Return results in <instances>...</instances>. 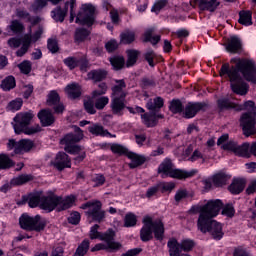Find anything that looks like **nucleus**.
<instances>
[{
	"label": "nucleus",
	"instance_id": "52",
	"mask_svg": "<svg viewBox=\"0 0 256 256\" xmlns=\"http://www.w3.org/2000/svg\"><path fill=\"white\" fill-rule=\"evenodd\" d=\"M21 107H23V100L16 99V100L11 101L8 104L7 109H8V111H19V109H21Z\"/></svg>",
	"mask_w": 256,
	"mask_h": 256
},
{
	"label": "nucleus",
	"instance_id": "54",
	"mask_svg": "<svg viewBox=\"0 0 256 256\" xmlns=\"http://www.w3.org/2000/svg\"><path fill=\"white\" fill-rule=\"evenodd\" d=\"M112 153H118V155H127L129 152L127 151V148L123 147L119 144H112L111 146Z\"/></svg>",
	"mask_w": 256,
	"mask_h": 256
},
{
	"label": "nucleus",
	"instance_id": "31",
	"mask_svg": "<svg viewBox=\"0 0 256 256\" xmlns=\"http://www.w3.org/2000/svg\"><path fill=\"white\" fill-rule=\"evenodd\" d=\"M167 247L169 249V255L170 256H179L181 251H183L182 248H181V244H179V242L175 238H171L168 241Z\"/></svg>",
	"mask_w": 256,
	"mask_h": 256
},
{
	"label": "nucleus",
	"instance_id": "45",
	"mask_svg": "<svg viewBox=\"0 0 256 256\" xmlns=\"http://www.w3.org/2000/svg\"><path fill=\"white\" fill-rule=\"evenodd\" d=\"M110 63L116 71H119V69H123V65H125V58L122 56H114L110 58Z\"/></svg>",
	"mask_w": 256,
	"mask_h": 256
},
{
	"label": "nucleus",
	"instance_id": "36",
	"mask_svg": "<svg viewBox=\"0 0 256 256\" xmlns=\"http://www.w3.org/2000/svg\"><path fill=\"white\" fill-rule=\"evenodd\" d=\"M29 45H31V35L26 34L23 38L22 47L16 52L17 57H23L29 51Z\"/></svg>",
	"mask_w": 256,
	"mask_h": 256
},
{
	"label": "nucleus",
	"instance_id": "33",
	"mask_svg": "<svg viewBox=\"0 0 256 256\" xmlns=\"http://www.w3.org/2000/svg\"><path fill=\"white\" fill-rule=\"evenodd\" d=\"M107 78V72L105 69L92 70L88 73V79L92 81L99 82Z\"/></svg>",
	"mask_w": 256,
	"mask_h": 256
},
{
	"label": "nucleus",
	"instance_id": "8",
	"mask_svg": "<svg viewBox=\"0 0 256 256\" xmlns=\"http://www.w3.org/2000/svg\"><path fill=\"white\" fill-rule=\"evenodd\" d=\"M19 224L21 229L25 231H43L47 226V220L45 218H41L40 215H36L35 217H31L28 214H23L22 217L19 218Z\"/></svg>",
	"mask_w": 256,
	"mask_h": 256
},
{
	"label": "nucleus",
	"instance_id": "34",
	"mask_svg": "<svg viewBox=\"0 0 256 256\" xmlns=\"http://www.w3.org/2000/svg\"><path fill=\"white\" fill-rule=\"evenodd\" d=\"M164 101L161 97H156L154 99L148 100L146 107L149 111H159L163 107Z\"/></svg>",
	"mask_w": 256,
	"mask_h": 256
},
{
	"label": "nucleus",
	"instance_id": "1",
	"mask_svg": "<svg viewBox=\"0 0 256 256\" xmlns=\"http://www.w3.org/2000/svg\"><path fill=\"white\" fill-rule=\"evenodd\" d=\"M231 63L222 65L220 69V77L230 80L231 89L236 95H247L249 84L243 81V78L250 83H256V67L255 61L247 58H232ZM241 75L243 77H241Z\"/></svg>",
	"mask_w": 256,
	"mask_h": 256
},
{
	"label": "nucleus",
	"instance_id": "20",
	"mask_svg": "<svg viewBox=\"0 0 256 256\" xmlns=\"http://www.w3.org/2000/svg\"><path fill=\"white\" fill-rule=\"evenodd\" d=\"M38 119L43 127H49L55 123V116H53L50 110H41L38 113Z\"/></svg>",
	"mask_w": 256,
	"mask_h": 256
},
{
	"label": "nucleus",
	"instance_id": "14",
	"mask_svg": "<svg viewBox=\"0 0 256 256\" xmlns=\"http://www.w3.org/2000/svg\"><path fill=\"white\" fill-rule=\"evenodd\" d=\"M169 109L172 113H182V117L185 119L193 118L192 102H189L183 109V103H181V100H172Z\"/></svg>",
	"mask_w": 256,
	"mask_h": 256
},
{
	"label": "nucleus",
	"instance_id": "12",
	"mask_svg": "<svg viewBox=\"0 0 256 256\" xmlns=\"http://www.w3.org/2000/svg\"><path fill=\"white\" fill-rule=\"evenodd\" d=\"M33 117H35V115H33V113L31 112H21L17 114L14 117V124H13L15 133L17 135L23 133V131L27 129V126L31 124Z\"/></svg>",
	"mask_w": 256,
	"mask_h": 256
},
{
	"label": "nucleus",
	"instance_id": "18",
	"mask_svg": "<svg viewBox=\"0 0 256 256\" xmlns=\"http://www.w3.org/2000/svg\"><path fill=\"white\" fill-rule=\"evenodd\" d=\"M163 117V114H155L153 112L141 115L142 123L146 125V127H155V125H157V121H159V119H163Z\"/></svg>",
	"mask_w": 256,
	"mask_h": 256
},
{
	"label": "nucleus",
	"instance_id": "24",
	"mask_svg": "<svg viewBox=\"0 0 256 256\" xmlns=\"http://www.w3.org/2000/svg\"><path fill=\"white\" fill-rule=\"evenodd\" d=\"M6 31L13 35H21L25 31V26L19 20H12L6 27Z\"/></svg>",
	"mask_w": 256,
	"mask_h": 256
},
{
	"label": "nucleus",
	"instance_id": "21",
	"mask_svg": "<svg viewBox=\"0 0 256 256\" xmlns=\"http://www.w3.org/2000/svg\"><path fill=\"white\" fill-rule=\"evenodd\" d=\"M115 85L112 87V98L119 97L120 99H125L127 97V92L123 91L127 84H125V80H115Z\"/></svg>",
	"mask_w": 256,
	"mask_h": 256
},
{
	"label": "nucleus",
	"instance_id": "53",
	"mask_svg": "<svg viewBox=\"0 0 256 256\" xmlns=\"http://www.w3.org/2000/svg\"><path fill=\"white\" fill-rule=\"evenodd\" d=\"M144 59L147 61L150 67H155V62L153 61L155 59V52L153 50H147L144 54Z\"/></svg>",
	"mask_w": 256,
	"mask_h": 256
},
{
	"label": "nucleus",
	"instance_id": "58",
	"mask_svg": "<svg viewBox=\"0 0 256 256\" xmlns=\"http://www.w3.org/2000/svg\"><path fill=\"white\" fill-rule=\"evenodd\" d=\"M167 5V0H160L156 2L153 7L151 8L152 13H159L163 7Z\"/></svg>",
	"mask_w": 256,
	"mask_h": 256
},
{
	"label": "nucleus",
	"instance_id": "55",
	"mask_svg": "<svg viewBox=\"0 0 256 256\" xmlns=\"http://www.w3.org/2000/svg\"><path fill=\"white\" fill-rule=\"evenodd\" d=\"M79 221H81V214L79 212H72L68 217V222L71 225H79Z\"/></svg>",
	"mask_w": 256,
	"mask_h": 256
},
{
	"label": "nucleus",
	"instance_id": "10",
	"mask_svg": "<svg viewBox=\"0 0 256 256\" xmlns=\"http://www.w3.org/2000/svg\"><path fill=\"white\" fill-rule=\"evenodd\" d=\"M103 204L101 201L94 200L88 201L80 206V209H88L86 215H88V219L92 221H96L97 223H101L103 219H105V211L101 209Z\"/></svg>",
	"mask_w": 256,
	"mask_h": 256
},
{
	"label": "nucleus",
	"instance_id": "47",
	"mask_svg": "<svg viewBox=\"0 0 256 256\" xmlns=\"http://www.w3.org/2000/svg\"><path fill=\"white\" fill-rule=\"evenodd\" d=\"M189 197V191L187 189H179L176 191V194L174 196V201L179 205L183 199H187Z\"/></svg>",
	"mask_w": 256,
	"mask_h": 256
},
{
	"label": "nucleus",
	"instance_id": "32",
	"mask_svg": "<svg viewBox=\"0 0 256 256\" xmlns=\"http://www.w3.org/2000/svg\"><path fill=\"white\" fill-rule=\"evenodd\" d=\"M245 189V180L243 179H234L232 184L229 186V191L233 195H239Z\"/></svg>",
	"mask_w": 256,
	"mask_h": 256
},
{
	"label": "nucleus",
	"instance_id": "62",
	"mask_svg": "<svg viewBox=\"0 0 256 256\" xmlns=\"http://www.w3.org/2000/svg\"><path fill=\"white\" fill-rule=\"evenodd\" d=\"M222 149H224V151H233V153H235L237 144L235 141H229L222 145Z\"/></svg>",
	"mask_w": 256,
	"mask_h": 256
},
{
	"label": "nucleus",
	"instance_id": "28",
	"mask_svg": "<svg viewBox=\"0 0 256 256\" xmlns=\"http://www.w3.org/2000/svg\"><path fill=\"white\" fill-rule=\"evenodd\" d=\"M238 23L240 25H244L245 27H249V25H253V14L249 10H241L239 12Z\"/></svg>",
	"mask_w": 256,
	"mask_h": 256
},
{
	"label": "nucleus",
	"instance_id": "46",
	"mask_svg": "<svg viewBox=\"0 0 256 256\" xmlns=\"http://www.w3.org/2000/svg\"><path fill=\"white\" fill-rule=\"evenodd\" d=\"M137 225V216L134 213H127L124 218V227H135Z\"/></svg>",
	"mask_w": 256,
	"mask_h": 256
},
{
	"label": "nucleus",
	"instance_id": "61",
	"mask_svg": "<svg viewBox=\"0 0 256 256\" xmlns=\"http://www.w3.org/2000/svg\"><path fill=\"white\" fill-rule=\"evenodd\" d=\"M105 47L108 53H113L119 47V44L115 40H110L105 44Z\"/></svg>",
	"mask_w": 256,
	"mask_h": 256
},
{
	"label": "nucleus",
	"instance_id": "4",
	"mask_svg": "<svg viewBox=\"0 0 256 256\" xmlns=\"http://www.w3.org/2000/svg\"><path fill=\"white\" fill-rule=\"evenodd\" d=\"M143 227L140 230L141 241L147 242L153 239V233L155 239L163 241V235H165V226L160 219L153 220L150 216H145L142 220Z\"/></svg>",
	"mask_w": 256,
	"mask_h": 256
},
{
	"label": "nucleus",
	"instance_id": "43",
	"mask_svg": "<svg viewBox=\"0 0 256 256\" xmlns=\"http://www.w3.org/2000/svg\"><path fill=\"white\" fill-rule=\"evenodd\" d=\"M234 153L235 155H239V157H250L249 144L244 143L242 145H237Z\"/></svg>",
	"mask_w": 256,
	"mask_h": 256
},
{
	"label": "nucleus",
	"instance_id": "3",
	"mask_svg": "<svg viewBox=\"0 0 256 256\" xmlns=\"http://www.w3.org/2000/svg\"><path fill=\"white\" fill-rule=\"evenodd\" d=\"M75 203V196H68L63 198L61 196H57L55 194H49L48 196H40L39 194H33L29 196L28 205L29 207L35 208L37 205H40L44 211H65L66 209H70L73 207Z\"/></svg>",
	"mask_w": 256,
	"mask_h": 256
},
{
	"label": "nucleus",
	"instance_id": "29",
	"mask_svg": "<svg viewBox=\"0 0 256 256\" xmlns=\"http://www.w3.org/2000/svg\"><path fill=\"white\" fill-rule=\"evenodd\" d=\"M65 91L69 99H77V97H81V86L77 83L67 85Z\"/></svg>",
	"mask_w": 256,
	"mask_h": 256
},
{
	"label": "nucleus",
	"instance_id": "23",
	"mask_svg": "<svg viewBox=\"0 0 256 256\" xmlns=\"http://www.w3.org/2000/svg\"><path fill=\"white\" fill-rule=\"evenodd\" d=\"M71 2H66L64 9H61V7H57L55 10L52 11V17L56 21H60V23H63L65 21V17L67 15V11H69Z\"/></svg>",
	"mask_w": 256,
	"mask_h": 256
},
{
	"label": "nucleus",
	"instance_id": "41",
	"mask_svg": "<svg viewBox=\"0 0 256 256\" xmlns=\"http://www.w3.org/2000/svg\"><path fill=\"white\" fill-rule=\"evenodd\" d=\"M127 62L126 66L127 67H133L135 63H137V59L139 57V51L138 50H127Z\"/></svg>",
	"mask_w": 256,
	"mask_h": 256
},
{
	"label": "nucleus",
	"instance_id": "22",
	"mask_svg": "<svg viewBox=\"0 0 256 256\" xmlns=\"http://www.w3.org/2000/svg\"><path fill=\"white\" fill-rule=\"evenodd\" d=\"M196 3H198L199 8L201 9V11H210L211 13H213V11H215L220 3L217 0H195Z\"/></svg>",
	"mask_w": 256,
	"mask_h": 256
},
{
	"label": "nucleus",
	"instance_id": "44",
	"mask_svg": "<svg viewBox=\"0 0 256 256\" xmlns=\"http://www.w3.org/2000/svg\"><path fill=\"white\" fill-rule=\"evenodd\" d=\"M15 77L8 76L6 79L2 81L1 87L3 91H11V89H15Z\"/></svg>",
	"mask_w": 256,
	"mask_h": 256
},
{
	"label": "nucleus",
	"instance_id": "39",
	"mask_svg": "<svg viewBox=\"0 0 256 256\" xmlns=\"http://www.w3.org/2000/svg\"><path fill=\"white\" fill-rule=\"evenodd\" d=\"M15 16L18 17V19L27 21L28 23H33V17H31V14L25 8H17L15 10Z\"/></svg>",
	"mask_w": 256,
	"mask_h": 256
},
{
	"label": "nucleus",
	"instance_id": "51",
	"mask_svg": "<svg viewBox=\"0 0 256 256\" xmlns=\"http://www.w3.org/2000/svg\"><path fill=\"white\" fill-rule=\"evenodd\" d=\"M47 1H50L53 5H57L59 2H54L53 0H35V2L32 5L33 11H39V9H43L45 5H47Z\"/></svg>",
	"mask_w": 256,
	"mask_h": 256
},
{
	"label": "nucleus",
	"instance_id": "5",
	"mask_svg": "<svg viewBox=\"0 0 256 256\" xmlns=\"http://www.w3.org/2000/svg\"><path fill=\"white\" fill-rule=\"evenodd\" d=\"M74 131L76 134H67L62 140H60L61 145L64 146V150L66 153H70V155H79L74 160L76 163H80L85 159V151L81 146L75 145V143H79L81 139H83V131L78 126H74Z\"/></svg>",
	"mask_w": 256,
	"mask_h": 256
},
{
	"label": "nucleus",
	"instance_id": "57",
	"mask_svg": "<svg viewBox=\"0 0 256 256\" xmlns=\"http://www.w3.org/2000/svg\"><path fill=\"white\" fill-rule=\"evenodd\" d=\"M222 215H226V217H234L235 215V208L231 204H227L223 210Z\"/></svg>",
	"mask_w": 256,
	"mask_h": 256
},
{
	"label": "nucleus",
	"instance_id": "48",
	"mask_svg": "<svg viewBox=\"0 0 256 256\" xmlns=\"http://www.w3.org/2000/svg\"><path fill=\"white\" fill-rule=\"evenodd\" d=\"M89 251V242L88 240H84L76 249L74 256H84Z\"/></svg>",
	"mask_w": 256,
	"mask_h": 256
},
{
	"label": "nucleus",
	"instance_id": "27",
	"mask_svg": "<svg viewBox=\"0 0 256 256\" xmlns=\"http://www.w3.org/2000/svg\"><path fill=\"white\" fill-rule=\"evenodd\" d=\"M153 33H155V27L146 29V31L144 32V43H151V45H157V43L161 41V36H153Z\"/></svg>",
	"mask_w": 256,
	"mask_h": 256
},
{
	"label": "nucleus",
	"instance_id": "6",
	"mask_svg": "<svg viewBox=\"0 0 256 256\" xmlns=\"http://www.w3.org/2000/svg\"><path fill=\"white\" fill-rule=\"evenodd\" d=\"M243 107V110H247L249 112L244 113L240 118V125L242 126L243 133L246 137H250V135H255V117H256V108L255 102L247 101L244 105H240Z\"/></svg>",
	"mask_w": 256,
	"mask_h": 256
},
{
	"label": "nucleus",
	"instance_id": "25",
	"mask_svg": "<svg viewBox=\"0 0 256 256\" xmlns=\"http://www.w3.org/2000/svg\"><path fill=\"white\" fill-rule=\"evenodd\" d=\"M241 47V39L237 36H232L226 45V51H228V53H239Z\"/></svg>",
	"mask_w": 256,
	"mask_h": 256
},
{
	"label": "nucleus",
	"instance_id": "59",
	"mask_svg": "<svg viewBox=\"0 0 256 256\" xmlns=\"http://www.w3.org/2000/svg\"><path fill=\"white\" fill-rule=\"evenodd\" d=\"M48 49L51 53H57L59 51V45L57 44V40L49 39L48 40Z\"/></svg>",
	"mask_w": 256,
	"mask_h": 256
},
{
	"label": "nucleus",
	"instance_id": "7",
	"mask_svg": "<svg viewBox=\"0 0 256 256\" xmlns=\"http://www.w3.org/2000/svg\"><path fill=\"white\" fill-rule=\"evenodd\" d=\"M158 173H162L161 177H172V179H189L193 177V172H187L181 169H173V163L171 160L165 159L158 168Z\"/></svg>",
	"mask_w": 256,
	"mask_h": 256
},
{
	"label": "nucleus",
	"instance_id": "40",
	"mask_svg": "<svg viewBox=\"0 0 256 256\" xmlns=\"http://www.w3.org/2000/svg\"><path fill=\"white\" fill-rule=\"evenodd\" d=\"M15 162L7 156V154H0V171L3 169H11Z\"/></svg>",
	"mask_w": 256,
	"mask_h": 256
},
{
	"label": "nucleus",
	"instance_id": "2",
	"mask_svg": "<svg viewBox=\"0 0 256 256\" xmlns=\"http://www.w3.org/2000/svg\"><path fill=\"white\" fill-rule=\"evenodd\" d=\"M223 209V202L219 199L210 200L200 210L198 219V229L202 233H209L216 241H221L225 233H223V224L213 220L219 215V211Z\"/></svg>",
	"mask_w": 256,
	"mask_h": 256
},
{
	"label": "nucleus",
	"instance_id": "64",
	"mask_svg": "<svg viewBox=\"0 0 256 256\" xmlns=\"http://www.w3.org/2000/svg\"><path fill=\"white\" fill-rule=\"evenodd\" d=\"M182 251H191L193 249V241L186 239L181 242Z\"/></svg>",
	"mask_w": 256,
	"mask_h": 256
},
{
	"label": "nucleus",
	"instance_id": "35",
	"mask_svg": "<svg viewBox=\"0 0 256 256\" xmlns=\"http://www.w3.org/2000/svg\"><path fill=\"white\" fill-rule=\"evenodd\" d=\"M29 181H33V176L29 174H22L20 176L14 177L10 183L12 186L25 185V183H29Z\"/></svg>",
	"mask_w": 256,
	"mask_h": 256
},
{
	"label": "nucleus",
	"instance_id": "9",
	"mask_svg": "<svg viewBox=\"0 0 256 256\" xmlns=\"http://www.w3.org/2000/svg\"><path fill=\"white\" fill-rule=\"evenodd\" d=\"M100 241H104V243L96 244L95 247L91 249L92 252L107 251V249L118 251L121 247V243L115 242V231H113V229H109L107 232L103 233L100 236Z\"/></svg>",
	"mask_w": 256,
	"mask_h": 256
},
{
	"label": "nucleus",
	"instance_id": "50",
	"mask_svg": "<svg viewBox=\"0 0 256 256\" xmlns=\"http://www.w3.org/2000/svg\"><path fill=\"white\" fill-rule=\"evenodd\" d=\"M107 105H109V97H107V96H102V97L96 99V101H95V107L99 111L105 109V107H107Z\"/></svg>",
	"mask_w": 256,
	"mask_h": 256
},
{
	"label": "nucleus",
	"instance_id": "17",
	"mask_svg": "<svg viewBox=\"0 0 256 256\" xmlns=\"http://www.w3.org/2000/svg\"><path fill=\"white\" fill-rule=\"evenodd\" d=\"M126 107L127 106L125 105V98H120V97L112 98L110 103V108L113 115H118L119 117H121Z\"/></svg>",
	"mask_w": 256,
	"mask_h": 256
},
{
	"label": "nucleus",
	"instance_id": "19",
	"mask_svg": "<svg viewBox=\"0 0 256 256\" xmlns=\"http://www.w3.org/2000/svg\"><path fill=\"white\" fill-rule=\"evenodd\" d=\"M88 131L91 133V135H95L96 137H113L111 133H109V131H107V129H105L103 125L99 123L91 124L88 127Z\"/></svg>",
	"mask_w": 256,
	"mask_h": 256
},
{
	"label": "nucleus",
	"instance_id": "16",
	"mask_svg": "<svg viewBox=\"0 0 256 256\" xmlns=\"http://www.w3.org/2000/svg\"><path fill=\"white\" fill-rule=\"evenodd\" d=\"M52 165L55 166L58 171H63V169L71 167V160L65 152H59L52 161Z\"/></svg>",
	"mask_w": 256,
	"mask_h": 256
},
{
	"label": "nucleus",
	"instance_id": "30",
	"mask_svg": "<svg viewBox=\"0 0 256 256\" xmlns=\"http://www.w3.org/2000/svg\"><path fill=\"white\" fill-rule=\"evenodd\" d=\"M218 107L219 109H235V111H243V106L230 102L227 98L219 99Z\"/></svg>",
	"mask_w": 256,
	"mask_h": 256
},
{
	"label": "nucleus",
	"instance_id": "42",
	"mask_svg": "<svg viewBox=\"0 0 256 256\" xmlns=\"http://www.w3.org/2000/svg\"><path fill=\"white\" fill-rule=\"evenodd\" d=\"M122 43L129 45L135 41V32L130 30H125L120 35Z\"/></svg>",
	"mask_w": 256,
	"mask_h": 256
},
{
	"label": "nucleus",
	"instance_id": "15",
	"mask_svg": "<svg viewBox=\"0 0 256 256\" xmlns=\"http://www.w3.org/2000/svg\"><path fill=\"white\" fill-rule=\"evenodd\" d=\"M60 101L61 98L59 97V93H57V91L52 90L49 92L47 98V105H49L50 107H54L55 113H63V111H65V106L59 103Z\"/></svg>",
	"mask_w": 256,
	"mask_h": 256
},
{
	"label": "nucleus",
	"instance_id": "26",
	"mask_svg": "<svg viewBox=\"0 0 256 256\" xmlns=\"http://www.w3.org/2000/svg\"><path fill=\"white\" fill-rule=\"evenodd\" d=\"M127 157L128 159H131V163H129L130 169H135L137 167H140V165H143V163H145L146 161L144 156H141L133 152H128Z\"/></svg>",
	"mask_w": 256,
	"mask_h": 256
},
{
	"label": "nucleus",
	"instance_id": "37",
	"mask_svg": "<svg viewBox=\"0 0 256 256\" xmlns=\"http://www.w3.org/2000/svg\"><path fill=\"white\" fill-rule=\"evenodd\" d=\"M90 32L85 28H78L75 31L74 41L75 43H83L87 37H89Z\"/></svg>",
	"mask_w": 256,
	"mask_h": 256
},
{
	"label": "nucleus",
	"instance_id": "11",
	"mask_svg": "<svg viewBox=\"0 0 256 256\" xmlns=\"http://www.w3.org/2000/svg\"><path fill=\"white\" fill-rule=\"evenodd\" d=\"M76 23L91 27L95 23V6L92 4H83L80 12L76 16Z\"/></svg>",
	"mask_w": 256,
	"mask_h": 256
},
{
	"label": "nucleus",
	"instance_id": "60",
	"mask_svg": "<svg viewBox=\"0 0 256 256\" xmlns=\"http://www.w3.org/2000/svg\"><path fill=\"white\" fill-rule=\"evenodd\" d=\"M97 229H99V225L95 224L94 226H92V228L90 230V238L91 239H101V236L103 234L99 233V231Z\"/></svg>",
	"mask_w": 256,
	"mask_h": 256
},
{
	"label": "nucleus",
	"instance_id": "49",
	"mask_svg": "<svg viewBox=\"0 0 256 256\" xmlns=\"http://www.w3.org/2000/svg\"><path fill=\"white\" fill-rule=\"evenodd\" d=\"M63 63L66 65V67L73 70L76 67H79L81 60L77 59L76 57H68L63 60Z\"/></svg>",
	"mask_w": 256,
	"mask_h": 256
},
{
	"label": "nucleus",
	"instance_id": "13",
	"mask_svg": "<svg viewBox=\"0 0 256 256\" xmlns=\"http://www.w3.org/2000/svg\"><path fill=\"white\" fill-rule=\"evenodd\" d=\"M35 144L29 139H22L20 141H15V139H10L7 143L9 151L14 149L16 155H21V153H29L33 149Z\"/></svg>",
	"mask_w": 256,
	"mask_h": 256
},
{
	"label": "nucleus",
	"instance_id": "63",
	"mask_svg": "<svg viewBox=\"0 0 256 256\" xmlns=\"http://www.w3.org/2000/svg\"><path fill=\"white\" fill-rule=\"evenodd\" d=\"M93 182L95 183V187H101V185L105 184V176L101 174H96L93 177Z\"/></svg>",
	"mask_w": 256,
	"mask_h": 256
},
{
	"label": "nucleus",
	"instance_id": "38",
	"mask_svg": "<svg viewBox=\"0 0 256 256\" xmlns=\"http://www.w3.org/2000/svg\"><path fill=\"white\" fill-rule=\"evenodd\" d=\"M228 179H231V176L225 173H219L213 177V183L216 187H223V185H227Z\"/></svg>",
	"mask_w": 256,
	"mask_h": 256
},
{
	"label": "nucleus",
	"instance_id": "56",
	"mask_svg": "<svg viewBox=\"0 0 256 256\" xmlns=\"http://www.w3.org/2000/svg\"><path fill=\"white\" fill-rule=\"evenodd\" d=\"M20 71L25 75H29L31 73V62L24 61L18 65Z\"/></svg>",
	"mask_w": 256,
	"mask_h": 256
}]
</instances>
